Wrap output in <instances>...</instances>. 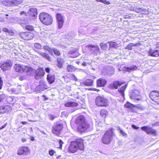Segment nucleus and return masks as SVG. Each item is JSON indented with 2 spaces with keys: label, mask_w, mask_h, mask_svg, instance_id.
Here are the masks:
<instances>
[{
  "label": "nucleus",
  "mask_w": 159,
  "mask_h": 159,
  "mask_svg": "<svg viewBox=\"0 0 159 159\" xmlns=\"http://www.w3.org/2000/svg\"><path fill=\"white\" fill-rule=\"evenodd\" d=\"M84 148L83 140L79 139L76 141H72L71 142L70 146L69 147L68 151L74 153L76 152L78 149L81 150H83Z\"/></svg>",
  "instance_id": "nucleus-1"
},
{
  "label": "nucleus",
  "mask_w": 159,
  "mask_h": 159,
  "mask_svg": "<svg viewBox=\"0 0 159 159\" xmlns=\"http://www.w3.org/2000/svg\"><path fill=\"white\" fill-rule=\"evenodd\" d=\"M75 123L78 125V130L81 132H84L89 127V124L86 121L85 117L83 116H78L76 119Z\"/></svg>",
  "instance_id": "nucleus-2"
},
{
  "label": "nucleus",
  "mask_w": 159,
  "mask_h": 159,
  "mask_svg": "<svg viewBox=\"0 0 159 159\" xmlns=\"http://www.w3.org/2000/svg\"><path fill=\"white\" fill-rule=\"evenodd\" d=\"M112 130V128L110 129L104 134L102 138V141L103 143L108 144L112 141L113 135Z\"/></svg>",
  "instance_id": "nucleus-3"
},
{
  "label": "nucleus",
  "mask_w": 159,
  "mask_h": 159,
  "mask_svg": "<svg viewBox=\"0 0 159 159\" xmlns=\"http://www.w3.org/2000/svg\"><path fill=\"white\" fill-rule=\"evenodd\" d=\"M39 17L40 21L45 25H50L52 22V16L47 13H41L39 15Z\"/></svg>",
  "instance_id": "nucleus-4"
},
{
  "label": "nucleus",
  "mask_w": 159,
  "mask_h": 159,
  "mask_svg": "<svg viewBox=\"0 0 159 159\" xmlns=\"http://www.w3.org/2000/svg\"><path fill=\"white\" fill-rule=\"evenodd\" d=\"M95 103L98 106L106 107L108 105V101L103 96H98L96 98Z\"/></svg>",
  "instance_id": "nucleus-5"
},
{
  "label": "nucleus",
  "mask_w": 159,
  "mask_h": 159,
  "mask_svg": "<svg viewBox=\"0 0 159 159\" xmlns=\"http://www.w3.org/2000/svg\"><path fill=\"white\" fill-rule=\"evenodd\" d=\"M15 70L16 72L22 73L23 72H25L29 74L30 73L29 72L30 71L32 70V68L23 65H20L19 64H16L14 66Z\"/></svg>",
  "instance_id": "nucleus-6"
},
{
  "label": "nucleus",
  "mask_w": 159,
  "mask_h": 159,
  "mask_svg": "<svg viewBox=\"0 0 159 159\" xmlns=\"http://www.w3.org/2000/svg\"><path fill=\"white\" fill-rule=\"evenodd\" d=\"M32 70L29 72L30 73L29 74V75H33V73L35 72L34 77L36 79L38 80L41 78L44 74V70L43 69H40L36 70L32 68Z\"/></svg>",
  "instance_id": "nucleus-7"
},
{
  "label": "nucleus",
  "mask_w": 159,
  "mask_h": 159,
  "mask_svg": "<svg viewBox=\"0 0 159 159\" xmlns=\"http://www.w3.org/2000/svg\"><path fill=\"white\" fill-rule=\"evenodd\" d=\"M52 132L53 133L57 134H59L63 128L62 124L56 123H54L52 127Z\"/></svg>",
  "instance_id": "nucleus-8"
},
{
  "label": "nucleus",
  "mask_w": 159,
  "mask_h": 159,
  "mask_svg": "<svg viewBox=\"0 0 159 159\" xmlns=\"http://www.w3.org/2000/svg\"><path fill=\"white\" fill-rule=\"evenodd\" d=\"M18 34L21 38L25 40H30L32 39L34 36V34L29 32H19Z\"/></svg>",
  "instance_id": "nucleus-9"
},
{
  "label": "nucleus",
  "mask_w": 159,
  "mask_h": 159,
  "mask_svg": "<svg viewBox=\"0 0 159 159\" xmlns=\"http://www.w3.org/2000/svg\"><path fill=\"white\" fill-rule=\"evenodd\" d=\"M150 99L159 104V93L158 91L154 90L151 92L149 94Z\"/></svg>",
  "instance_id": "nucleus-10"
},
{
  "label": "nucleus",
  "mask_w": 159,
  "mask_h": 159,
  "mask_svg": "<svg viewBox=\"0 0 159 159\" xmlns=\"http://www.w3.org/2000/svg\"><path fill=\"white\" fill-rule=\"evenodd\" d=\"M56 19L57 22V27L59 29L61 28L64 22V17L60 13H57L56 14Z\"/></svg>",
  "instance_id": "nucleus-11"
},
{
  "label": "nucleus",
  "mask_w": 159,
  "mask_h": 159,
  "mask_svg": "<svg viewBox=\"0 0 159 159\" xmlns=\"http://www.w3.org/2000/svg\"><path fill=\"white\" fill-rule=\"evenodd\" d=\"M139 95V92L136 90H133L129 92V96L130 98L134 101L139 100L140 99L138 98Z\"/></svg>",
  "instance_id": "nucleus-12"
},
{
  "label": "nucleus",
  "mask_w": 159,
  "mask_h": 159,
  "mask_svg": "<svg viewBox=\"0 0 159 159\" xmlns=\"http://www.w3.org/2000/svg\"><path fill=\"white\" fill-rule=\"evenodd\" d=\"M114 72V68L108 66L106 69H103L102 71V74L103 76L111 75L113 74Z\"/></svg>",
  "instance_id": "nucleus-13"
},
{
  "label": "nucleus",
  "mask_w": 159,
  "mask_h": 159,
  "mask_svg": "<svg viewBox=\"0 0 159 159\" xmlns=\"http://www.w3.org/2000/svg\"><path fill=\"white\" fill-rule=\"evenodd\" d=\"M141 129L148 134H152L154 135L156 134V131L149 127L143 126L141 127Z\"/></svg>",
  "instance_id": "nucleus-14"
},
{
  "label": "nucleus",
  "mask_w": 159,
  "mask_h": 159,
  "mask_svg": "<svg viewBox=\"0 0 159 159\" xmlns=\"http://www.w3.org/2000/svg\"><path fill=\"white\" fill-rule=\"evenodd\" d=\"M138 69V67L136 66L133 65L130 67H124L122 69L120 68L119 69L120 71L125 70L126 71L130 72L133 71H134L135 70Z\"/></svg>",
  "instance_id": "nucleus-15"
},
{
  "label": "nucleus",
  "mask_w": 159,
  "mask_h": 159,
  "mask_svg": "<svg viewBox=\"0 0 159 159\" xmlns=\"http://www.w3.org/2000/svg\"><path fill=\"white\" fill-rule=\"evenodd\" d=\"M123 84V83H120L118 81H115L112 84H110L108 88L110 89H117L118 86H120Z\"/></svg>",
  "instance_id": "nucleus-16"
},
{
  "label": "nucleus",
  "mask_w": 159,
  "mask_h": 159,
  "mask_svg": "<svg viewBox=\"0 0 159 159\" xmlns=\"http://www.w3.org/2000/svg\"><path fill=\"white\" fill-rule=\"evenodd\" d=\"M12 65V64L10 61H7L4 63L2 64L0 67L2 70H5L11 67Z\"/></svg>",
  "instance_id": "nucleus-17"
},
{
  "label": "nucleus",
  "mask_w": 159,
  "mask_h": 159,
  "mask_svg": "<svg viewBox=\"0 0 159 159\" xmlns=\"http://www.w3.org/2000/svg\"><path fill=\"white\" fill-rule=\"evenodd\" d=\"M11 108L10 106L7 105L5 106H1L0 107V114L11 111Z\"/></svg>",
  "instance_id": "nucleus-18"
},
{
  "label": "nucleus",
  "mask_w": 159,
  "mask_h": 159,
  "mask_svg": "<svg viewBox=\"0 0 159 159\" xmlns=\"http://www.w3.org/2000/svg\"><path fill=\"white\" fill-rule=\"evenodd\" d=\"M29 149L27 147H21L19 148L17 152L19 155L26 154L29 152Z\"/></svg>",
  "instance_id": "nucleus-19"
},
{
  "label": "nucleus",
  "mask_w": 159,
  "mask_h": 159,
  "mask_svg": "<svg viewBox=\"0 0 159 159\" xmlns=\"http://www.w3.org/2000/svg\"><path fill=\"white\" fill-rule=\"evenodd\" d=\"M27 13L31 16L36 17L37 15V10L36 8L32 7L29 10Z\"/></svg>",
  "instance_id": "nucleus-20"
},
{
  "label": "nucleus",
  "mask_w": 159,
  "mask_h": 159,
  "mask_svg": "<svg viewBox=\"0 0 159 159\" xmlns=\"http://www.w3.org/2000/svg\"><path fill=\"white\" fill-rule=\"evenodd\" d=\"M107 80L103 78H100L97 81V85L99 87L104 86L107 83Z\"/></svg>",
  "instance_id": "nucleus-21"
},
{
  "label": "nucleus",
  "mask_w": 159,
  "mask_h": 159,
  "mask_svg": "<svg viewBox=\"0 0 159 159\" xmlns=\"http://www.w3.org/2000/svg\"><path fill=\"white\" fill-rule=\"evenodd\" d=\"M86 47L88 48L91 52H94V51H98L100 50L99 47L96 45H87Z\"/></svg>",
  "instance_id": "nucleus-22"
},
{
  "label": "nucleus",
  "mask_w": 159,
  "mask_h": 159,
  "mask_svg": "<svg viewBox=\"0 0 159 159\" xmlns=\"http://www.w3.org/2000/svg\"><path fill=\"white\" fill-rule=\"evenodd\" d=\"M10 90L13 93L16 94L20 92L21 90V86L18 85L16 88H11Z\"/></svg>",
  "instance_id": "nucleus-23"
},
{
  "label": "nucleus",
  "mask_w": 159,
  "mask_h": 159,
  "mask_svg": "<svg viewBox=\"0 0 159 159\" xmlns=\"http://www.w3.org/2000/svg\"><path fill=\"white\" fill-rule=\"evenodd\" d=\"M149 53L150 55L151 56L157 57L159 56V50H153L150 49L149 51Z\"/></svg>",
  "instance_id": "nucleus-24"
},
{
  "label": "nucleus",
  "mask_w": 159,
  "mask_h": 159,
  "mask_svg": "<svg viewBox=\"0 0 159 159\" xmlns=\"http://www.w3.org/2000/svg\"><path fill=\"white\" fill-rule=\"evenodd\" d=\"M78 103L77 102L72 101H69L65 104V106L68 107H77L78 106Z\"/></svg>",
  "instance_id": "nucleus-25"
},
{
  "label": "nucleus",
  "mask_w": 159,
  "mask_h": 159,
  "mask_svg": "<svg viewBox=\"0 0 159 159\" xmlns=\"http://www.w3.org/2000/svg\"><path fill=\"white\" fill-rule=\"evenodd\" d=\"M46 86L44 83L41 84L38 86L35 89L37 91L41 92L46 89Z\"/></svg>",
  "instance_id": "nucleus-26"
},
{
  "label": "nucleus",
  "mask_w": 159,
  "mask_h": 159,
  "mask_svg": "<svg viewBox=\"0 0 159 159\" xmlns=\"http://www.w3.org/2000/svg\"><path fill=\"white\" fill-rule=\"evenodd\" d=\"M141 44L140 43H131L129 44L125 48V49H128L130 50H131L132 49V47L133 46L139 47Z\"/></svg>",
  "instance_id": "nucleus-27"
},
{
  "label": "nucleus",
  "mask_w": 159,
  "mask_h": 159,
  "mask_svg": "<svg viewBox=\"0 0 159 159\" xmlns=\"http://www.w3.org/2000/svg\"><path fill=\"white\" fill-rule=\"evenodd\" d=\"M57 66L58 68H61L63 66L62 63L63 60L60 57H58L57 59Z\"/></svg>",
  "instance_id": "nucleus-28"
},
{
  "label": "nucleus",
  "mask_w": 159,
  "mask_h": 159,
  "mask_svg": "<svg viewBox=\"0 0 159 159\" xmlns=\"http://www.w3.org/2000/svg\"><path fill=\"white\" fill-rule=\"evenodd\" d=\"M23 2V0H13L11 2V6H17Z\"/></svg>",
  "instance_id": "nucleus-29"
},
{
  "label": "nucleus",
  "mask_w": 159,
  "mask_h": 159,
  "mask_svg": "<svg viewBox=\"0 0 159 159\" xmlns=\"http://www.w3.org/2000/svg\"><path fill=\"white\" fill-rule=\"evenodd\" d=\"M93 80L90 79H87L84 81L83 83L85 86H91L93 85Z\"/></svg>",
  "instance_id": "nucleus-30"
},
{
  "label": "nucleus",
  "mask_w": 159,
  "mask_h": 159,
  "mask_svg": "<svg viewBox=\"0 0 159 159\" xmlns=\"http://www.w3.org/2000/svg\"><path fill=\"white\" fill-rule=\"evenodd\" d=\"M127 87V84H125L118 89L119 92L123 96H124V92Z\"/></svg>",
  "instance_id": "nucleus-31"
},
{
  "label": "nucleus",
  "mask_w": 159,
  "mask_h": 159,
  "mask_svg": "<svg viewBox=\"0 0 159 159\" xmlns=\"http://www.w3.org/2000/svg\"><path fill=\"white\" fill-rule=\"evenodd\" d=\"M15 99L13 97H8L7 98V101L10 104H13Z\"/></svg>",
  "instance_id": "nucleus-32"
},
{
  "label": "nucleus",
  "mask_w": 159,
  "mask_h": 159,
  "mask_svg": "<svg viewBox=\"0 0 159 159\" xmlns=\"http://www.w3.org/2000/svg\"><path fill=\"white\" fill-rule=\"evenodd\" d=\"M47 79L49 83L50 84L52 83L54 81V77L50 75H47Z\"/></svg>",
  "instance_id": "nucleus-33"
},
{
  "label": "nucleus",
  "mask_w": 159,
  "mask_h": 159,
  "mask_svg": "<svg viewBox=\"0 0 159 159\" xmlns=\"http://www.w3.org/2000/svg\"><path fill=\"white\" fill-rule=\"evenodd\" d=\"M40 54L43 57L47 59L48 61H51V58L47 54L41 52L40 53Z\"/></svg>",
  "instance_id": "nucleus-34"
},
{
  "label": "nucleus",
  "mask_w": 159,
  "mask_h": 159,
  "mask_svg": "<svg viewBox=\"0 0 159 159\" xmlns=\"http://www.w3.org/2000/svg\"><path fill=\"white\" fill-rule=\"evenodd\" d=\"M66 69L68 71L71 72L74 71L75 70V68L72 65H68Z\"/></svg>",
  "instance_id": "nucleus-35"
},
{
  "label": "nucleus",
  "mask_w": 159,
  "mask_h": 159,
  "mask_svg": "<svg viewBox=\"0 0 159 159\" xmlns=\"http://www.w3.org/2000/svg\"><path fill=\"white\" fill-rule=\"evenodd\" d=\"M101 115L103 117H105L107 113V111L105 109H102L100 111Z\"/></svg>",
  "instance_id": "nucleus-36"
},
{
  "label": "nucleus",
  "mask_w": 159,
  "mask_h": 159,
  "mask_svg": "<svg viewBox=\"0 0 159 159\" xmlns=\"http://www.w3.org/2000/svg\"><path fill=\"white\" fill-rule=\"evenodd\" d=\"M2 3L5 6H11V1H4L2 2Z\"/></svg>",
  "instance_id": "nucleus-37"
},
{
  "label": "nucleus",
  "mask_w": 159,
  "mask_h": 159,
  "mask_svg": "<svg viewBox=\"0 0 159 159\" xmlns=\"http://www.w3.org/2000/svg\"><path fill=\"white\" fill-rule=\"evenodd\" d=\"M101 48L102 50H106L107 48V46L105 43H102L100 44Z\"/></svg>",
  "instance_id": "nucleus-38"
},
{
  "label": "nucleus",
  "mask_w": 159,
  "mask_h": 159,
  "mask_svg": "<svg viewBox=\"0 0 159 159\" xmlns=\"http://www.w3.org/2000/svg\"><path fill=\"white\" fill-rule=\"evenodd\" d=\"M34 46L36 48L39 49H41L42 48V46L41 44L38 43H36L34 44Z\"/></svg>",
  "instance_id": "nucleus-39"
},
{
  "label": "nucleus",
  "mask_w": 159,
  "mask_h": 159,
  "mask_svg": "<svg viewBox=\"0 0 159 159\" xmlns=\"http://www.w3.org/2000/svg\"><path fill=\"white\" fill-rule=\"evenodd\" d=\"M53 51L54 53L57 56H59L60 54V52L56 48H53L52 50Z\"/></svg>",
  "instance_id": "nucleus-40"
},
{
  "label": "nucleus",
  "mask_w": 159,
  "mask_h": 159,
  "mask_svg": "<svg viewBox=\"0 0 159 159\" xmlns=\"http://www.w3.org/2000/svg\"><path fill=\"white\" fill-rule=\"evenodd\" d=\"M43 48L45 50L48 51L49 52L51 53L52 52V50L50 47L48 46H44L43 47Z\"/></svg>",
  "instance_id": "nucleus-41"
},
{
  "label": "nucleus",
  "mask_w": 159,
  "mask_h": 159,
  "mask_svg": "<svg viewBox=\"0 0 159 159\" xmlns=\"http://www.w3.org/2000/svg\"><path fill=\"white\" fill-rule=\"evenodd\" d=\"M69 54H70L73 55V56H72V57H76L77 56H78V54H77V55H75V54L77 53V52H76V51H71L69 52Z\"/></svg>",
  "instance_id": "nucleus-42"
},
{
  "label": "nucleus",
  "mask_w": 159,
  "mask_h": 159,
  "mask_svg": "<svg viewBox=\"0 0 159 159\" xmlns=\"http://www.w3.org/2000/svg\"><path fill=\"white\" fill-rule=\"evenodd\" d=\"M141 13L143 14H148V11L147 10L145 9L141 8Z\"/></svg>",
  "instance_id": "nucleus-43"
},
{
  "label": "nucleus",
  "mask_w": 159,
  "mask_h": 159,
  "mask_svg": "<svg viewBox=\"0 0 159 159\" xmlns=\"http://www.w3.org/2000/svg\"><path fill=\"white\" fill-rule=\"evenodd\" d=\"M110 47L116 48L117 47V44L115 42H111L109 44Z\"/></svg>",
  "instance_id": "nucleus-44"
},
{
  "label": "nucleus",
  "mask_w": 159,
  "mask_h": 159,
  "mask_svg": "<svg viewBox=\"0 0 159 159\" xmlns=\"http://www.w3.org/2000/svg\"><path fill=\"white\" fill-rule=\"evenodd\" d=\"M96 1L97 2H102L104 4H109L110 3L109 1H106L105 0H96Z\"/></svg>",
  "instance_id": "nucleus-45"
},
{
  "label": "nucleus",
  "mask_w": 159,
  "mask_h": 159,
  "mask_svg": "<svg viewBox=\"0 0 159 159\" xmlns=\"http://www.w3.org/2000/svg\"><path fill=\"white\" fill-rule=\"evenodd\" d=\"M133 106V105L129 102H127L125 105V107L129 108Z\"/></svg>",
  "instance_id": "nucleus-46"
},
{
  "label": "nucleus",
  "mask_w": 159,
  "mask_h": 159,
  "mask_svg": "<svg viewBox=\"0 0 159 159\" xmlns=\"http://www.w3.org/2000/svg\"><path fill=\"white\" fill-rule=\"evenodd\" d=\"M25 28L27 30L30 31H32L33 30V27L30 25H26Z\"/></svg>",
  "instance_id": "nucleus-47"
},
{
  "label": "nucleus",
  "mask_w": 159,
  "mask_h": 159,
  "mask_svg": "<svg viewBox=\"0 0 159 159\" xmlns=\"http://www.w3.org/2000/svg\"><path fill=\"white\" fill-rule=\"evenodd\" d=\"M49 154L51 156L53 155L56 153V152L53 150H50L49 151Z\"/></svg>",
  "instance_id": "nucleus-48"
},
{
  "label": "nucleus",
  "mask_w": 159,
  "mask_h": 159,
  "mask_svg": "<svg viewBox=\"0 0 159 159\" xmlns=\"http://www.w3.org/2000/svg\"><path fill=\"white\" fill-rule=\"evenodd\" d=\"M119 131L120 133L122 135L124 136H127V134L125 133L121 129L119 128Z\"/></svg>",
  "instance_id": "nucleus-49"
},
{
  "label": "nucleus",
  "mask_w": 159,
  "mask_h": 159,
  "mask_svg": "<svg viewBox=\"0 0 159 159\" xmlns=\"http://www.w3.org/2000/svg\"><path fill=\"white\" fill-rule=\"evenodd\" d=\"M5 95L4 94L0 95V102L5 98Z\"/></svg>",
  "instance_id": "nucleus-50"
},
{
  "label": "nucleus",
  "mask_w": 159,
  "mask_h": 159,
  "mask_svg": "<svg viewBox=\"0 0 159 159\" xmlns=\"http://www.w3.org/2000/svg\"><path fill=\"white\" fill-rule=\"evenodd\" d=\"M50 119L51 120H53V119H54L55 117L52 115H50L49 116Z\"/></svg>",
  "instance_id": "nucleus-51"
},
{
  "label": "nucleus",
  "mask_w": 159,
  "mask_h": 159,
  "mask_svg": "<svg viewBox=\"0 0 159 159\" xmlns=\"http://www.w3.org/2000/svg\"><path fill=\"white\" fill-rule=\"evenodd\" d=\"M2 79L0 77V90L2 89Z\"/></svg>",
  "instance_id": "nucleus-52"
},
{
  "label": "nucleus",
  "mask_w": 159,
  "mask_h": 159,
  "mask_svg": "<svg viewBox=\"0 0 159 159\" xmlns=\"http://www.w3.org/2000/svg\"><path fill=\"white\" fill-rule=\"evenodd\" d=\"M141 8H136L135 9V11L137 13H141Z\"/></svg>",
  "instance_id": "nucleus-53"
},
{
  "label": "nucleus",
  "mask_w": 159,
  "mask_h": 159,
  "mask_svg": "<svg viewBox=\"0 0 159 159\" xmlns=\"http://www.w3.org/2000/svg\"><path fill=\"white\" fill-rule=\"evenodd\" d=\"M59 143L60 145V146L59 148H61L62 147V144L63 143V142H62V141L61 140H59Z\"/></svg>",
  "instance_id": "nucleus-54"
},
{
  "label": "nucleus",
  "mask_w": 159,
  "mask_h": 159,
  "mask_svg": "<svg viewBox=\"0 0 159 159\" xmlns=\"http://www.w3.org/2000/svg\"><path fill=\"white\" fill-rule=\"evenodd\" d=\"M89 64V63L88 62H84L82 63V65L84 66H86Z\"/></svg>",
  "instance_id": "nucleus-55"
},
{
  "label": "nucleus",
  "mask_w": 159,
  "mask_h": 159,
  "mask_svg": "<svg viewBox=\"0 0 159 159\" xmlns=\"http://www.w3.org/2000/svg\"><path fill=\"white\" fill-rule=\"evenodd\" d=\"M132 127L134 129H139V127L136 126L134 125H132Z\"/></svg>",
  "instance_id": "nucleus-56"
},
{
  "label": "nucleus",
  "mask_w": 159,
  "mask_h": 159,
  "mask_svg": "<svg viewBox=\"0 0 159 159\" xmlns=\"http://www.w3.org/2000/svg\"><path fill=\"white\" fill-rule=\"evenodd\" d=\"M50 70V68L48 67H47L45 69V71L47 73H49Z\"/></svg>",
  "instance_id": "nucleus-57"
},
{
  "label": "nucleus",
  "mask_w": 159,
  "mask_h": 159,
  "mask_svg": "<svg viewBox=\"0 0 159 159\" xmlns=\"http://www.w3.org/2000/svg\"><path fill=\"white\" fill-rule=\"evenodd\" d=\"M23 14H25V15H26V16L27 15L26 12H25V11H21L20 12V14L21 15H22Z\"/></svg>",
  "instance_id": "nucleus-58"
},
{
  "label": "nucleus",
  "mask_w": 159,
  "mask_h": 159,
  "mask_svg": "<svg viewBox=\"0 0 159 159\" xmlns=\"http://www.w3.org/2000/svg\"><path fill=\"white\" fill-rule=\"evenodd\" d=\"M2 31L4 32H7L8 31V30L6 28H4L2 29Z\"/></svg>",
  "instance_id": "nucleus-59"
},
{
  "label": "nucleus",
  "mask_w": 159,
  "mask_h": 159,
  "mask_svg": "<svg viewBox=\"0 0 159 159\" xmlns=\"http://www.w3.org/2000/svg\"><path fill=\"white\" fill-rule=\"evenodd\" d=\"M7 125V123L3 125L0 128V130L2 129L5 127Z\"/></svg>",
  "instance_id": "nucleus-60"
},
{
  "label": "nucleus",
  "mask_w": 159,
  "mask_h": 159,
  "mask_svg": "<svg viewBox=\"0 0 159 159\" xmlns=\"http://www.w3.org/2000/svg\"><path fill=\"white\" fill-rule=\"evenodd\" d=\"M90 90H92L95 91H96L97 92H98L99 91V90L98 89H95V88L91 89Z\"/></svg>",
  "instance_id": "nucleus-61"
},
{
  "label": "nucleus",
  "mask_w": 159,
  "mask_h": 159,
  "mask_svg": "<svg viewBox=\"0 0 159 159\" xmlns=\"http://www.w3.org/2000/svg\"><path fill=\"white\" fill-rule=\"evenodd\" d=\"M21 124L23 125H26L27 124V123L25 121H22L21 122Z\"/></svg>",
  "instance_id": "nucleus-62"
},
{
  "label": "nucleus",
  "mask_w": 159,
  "mask_h": 159,
  "mask_svg": "<svg viewBox=\"0 0 159 159\" xmlns=\"http://www.w3.org/2000/svg\"><path fill=\"white\" fill-rule=\"evenodd\" d=\"M23 143L26 141V139L24 138H22L21 139Z\"/></svg>",
  "instance_id": "nucleus-63"
},
{
  "label": "nucleus",
  "mask_w": 159,
  "mask_h": 159,
  "mask_svg": "<svg viewBox=\"0 0 159 159\" xmlns=\"http://www.w3.org/2000/svg\"><path fill=\"white\" fill-rule=\"evenodd\" d=\"M34 138L33 137L31 139V140L32 141H33L34 140Z\"/></svg>",
  "instance_id": "nucleus-64"
}]
</instances>
